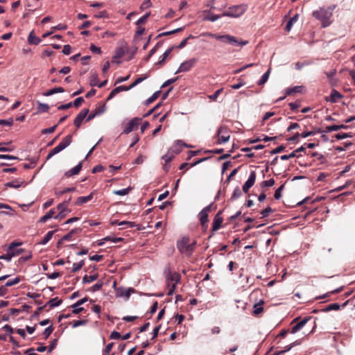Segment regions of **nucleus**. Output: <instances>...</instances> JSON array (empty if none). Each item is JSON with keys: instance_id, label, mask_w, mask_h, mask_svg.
Listing matches in <instances>:
<instances>
[{"instance_id": "nucleus-1", "label": "nucleus", "mask_w": 355, "mask_h": 355, "mask_svg": "<svg viewBox=\"0 0 355 355\" xmlns=\"http://www.w3.org/2000/svg\"><path fill=\"white\" fill-rule=\"evenodd\" d=\"M334 8L329 7L328 8H320L318 10L313 12V17L319 20L323 28L329 26L331 24V18L333 15L332 11Z\"/></svg>"}, {"instance_id": "nucleus-2", "label": "nucleus", "mask_w": 355, "mask_h": 355, "mask_svg": "<svg viewBox=\"0 0 355 355\" xmlns=\"http://www.w3.org/2000/svg\"><path fill=\"white\" fill-rule=\"evenodd\" d=\"M189 237L184 236L177 243V248L182 253L187 256H191L194 250L196 241L189 243Z\"/></svg>"}, {"instance_id": "nucleus-3", "label": "nucleus", "mask_w": 355, "mask_h": 355, "mask_svg": "<svg viewBox=\"0 0 355 355\" xmlns=\"http://www.w3.org/2000/svg\"><path fill=\"white\" fill-rule=\"evenodd\" d=\"M246 4L236 5L228 8L227 10L222 13L223 17H239L241 16L247 10Z\"/></svg>"}, {"instance_id": "nucleus-4", "label": "nucleus", "mask_w": 355, "mask_h": 355, "mask_svg": "<svg viewBox=\"0 0 355 355\" xmlns=\"http://www.w3.org/2000/svg\"><path fill=\"white\" fill-rule=\"evenodd\" d=\"M102 112H79L74 120V124L77 128H79L83 122H87L99 115Z\"/></svg>"}, {"instance_id": "nucleus-5", "label": "nucleus", "mask_w": 355, "mask_h": 355, "mask_svg": "<svg viewBox=\"0 0 355 355\" xmlns=\"http://www.w3.org/2000/svg\"><path fill=\"white\" fill-rule=\"evenodd\" d=\"M141 119L140 118L135 117L127 123L123 122L122 125L123 126V130L122 134H129L132 131L138 129L139 125L141 124Z\"/></svg>"}, {"instance_id": "nucleus-6", "label": "nucleus", "mask_w": 355, "mask_h": 355, "mask_svg": "<svg viewBox=\"0 0 355 355\" xmlns=\"http://www.w3.org/2000/svg\"><path fill=\"white\" fill-rule=\"evenodd\" d=\"M196 62L197 59L196 58H191L184 61L180 65L175 73L177 74L182 72L189 71L195 66Z\"/></svg>"}, {"instance_id": "nucleus-7", "label": "nucleus", "mask_w": 355, "mask_h": 355, "mask_svg": "<svg viewBox=\"0 0 355 355\" xmlns=\"http://www.w3.org/2000/svg\"><path fill=\"white\" fill-rule=\"evenodd\" d=\"M218 143H227L230 137L227 128L225 126H220L217 131Z\"/></svg>"}, {"instance_id": "nucleus-8", "label": "nucleus", "mask_w": 355, "mask_h": 355, "mask_svg": "<svg viewBox=\"0 0 355 355\" xmlns=\"http://www.w3.org/2000/svg\"><path fill=\"white\" fill-rule=\"evenodd\" d=\"M21 244H22L21 243H15V242L11 243L8 248L7 254L1 255L0 260L3 259V260H6L7 261H10L12 257L19 255V252H13L12 251V247L20 246Z\"/></svg>"}, {"instance_id": "nucleus-9", "label": "nucleus", "mask_w": 355, "mask_h": 355, "mask_svg": "<svg viewBox=\"0 0 355 355\" xmlns=\"http://www.w3.org/2000/svg\"><path fill=\"white\" fill-rule=\"evenodd\" d=\"M183 146L187 147V148H191V146L187 145L181 140H177L175 141L173 146L170 148L171 151L173 152L174 154H178L181 152L182 148Z\"/></svg>"}, {"instance_id": "nucleus-10", "label": "nucleus", "mask_w": 355, "mask_h": 355, "mask_svg": "<svg viewBox=\"0 0 355 355\" xmlns=\"http://www.w3.org/2000/svg\"><path fill=\"white\" fill-rule=\"evenodd\" d=\"M311 320V317H306L303 320L297 322L291 329V333L295 334L302 329L309 320Z\"/></svg>"}, {"instance_id": "nucleus-11", "label": "nucleus", "mask_w": 355, "mask_h": 355, "mask_svg": "<svg viewBox=\"0 0 355 355\" xmlns=\"http://www.w3.org/2000/svg\"><path fill=\"white\" fill-rule=\"evenodd\" d=\"M82 168V162H80L76 166L64 173V176L69 178L78 175Z\"/></svg>"}, {"instance_id": "nucleus-12", "label": "nucleus", "mask_w": 355, "mask_h": 355, "mask_svg": "<svg viewBox=\"0 0 355 355\" xmlns=\"http://www.w3.org/2000/svg\"><path fill=\"white\" fill-rule=\"evenodd\" d=\"M221 17H223L222 15H215V14L211 13L208 10L203 11V19H204V20H206V21H216V20L220 19Z\"/></svg>"}, {"instance_id": "nucleus-13", "label": "nucleus", "mask_w": 355, "mask_h": 355, "mask_svg": "<svg viewBox=\"0 0 355 355\" xmlns=\"http://www.w3.org/2000/svg\"><path fill=\"white\" fill-rule=\"evenodd\" d=\"M223 220L222 217L220 216L219 213L216 215L214 222H213V224H212V230L214 232L217 231L218 230H219L220 228L221 225L223 223Z\"/></svg>"}, {"instance_id": "nucleus-14", "label": "nucleus", "mask_w": 355, "mask_h": 355, "mask_svg": "<svg viewBox=\"0 0 355 355\" xmlns=\"http://www.w3.org/2000/svg\"><path fill=\"white\" fill-rule=\"evenodd\" d=\"M93 198V193H90L88 196H80L77 198L76 201L75 202V205L77 206L82 205L88 201L91 200Z\"/></svg>"}, {"instance_id": "nucleus-15", "label": "nucleus", "mask_w": 355, "mask_h": 355, "mask_svg": "<svg viewBox=\"0 0 355 355\" xmlns=\"http://www.w3.org/2000/svg\"><path fill=\"white\" fill-rule=\"evenodd\" d=\"M227 39L230 40V44L235 46H245L248 44V40H239L236 37L234 36H232V37H227Z\"/></svg>"}, {"instance_id": "nucleus-16", "label": "nucleus", "mask_w": 355, "mask_h": 355, "mask_svg": "<svg viewBox=\"0 0 355 355\" xmlns=\"http://www.w3.org/2000/svg\"><path fill=\"white\" fill-rule=\"evenodd\" d=\"M256 180V173L254 171H252L250 172V175L247 180V181L245 182L244 185H247L250 188H251Z\"/></svg>"}, {"instance_id": "nucleus-17", "label": "nucleus", "mask_w": 355, "mask_h": 355, "mask_svg": "<svg viewBox=\"0 0 355 355\" xmlns=\"http://www.w3.org/2000/svg\"><path fill=\"white\" fill-rule=\"evenodd\" d=\"M71 143V136L67 135L62 139V140L60 142L59 146L62 147V150L65 149L67 146L70 145Z\"/></svg>"}, {"instance_id": "nucleus-18", "label": "nucleus", "mask_w": 355, "mask_h": 355, "mask_svg": "<svg viewBox=\"0 0 355 355\" xmlns=\"http://www.w3.org/2000/svg\"><path fill=\"white\" fill-rule=\"evenodd\" d=\"M71 143V136L67 135L62 139V140L60 142L59 146L62 147V150L65 149L67 146L70 145Z\"/></svg>"}, {"instance_id": "nucleus-19", "label": "nucleus", "mask_w": 355, "mask_h": 355, "mask_svg": "<svg viewBox=\"0 0 355 355\" xmlns=\"http://www.w3.org/2000/svg\"><path fill=\"white\" fill-rule=\"evenodd\" d=\"M71 143V136L67 135L62 139V140L60 142L59 146L62 147V150L65 149L67 146L70 145Z\"/></svg>"}, {"instance_id": "nucleus-20", "label": "nucleus", "mask_w": 355, "mask_h": 355, "mask_svg": "<svg viewBox=\"0 0 355 355\" xmlns=\"http://www.w3.org/2000/svg\"><path fill=\"white\" fill-rule=\"evenodd\" d=\"M28 41L31 44L37 45L40 43L41 40L34 35L33 31H31L28 35Z\"/></svg>"}, {"instance_id": "nucleus-21", "label": "nucleus", "mask_w": 355, "mask_h": 355, "mask_svg": "<svg viewBox=\"0 0 355 355\" xmlns=\"http://www.w3.org/2000/svg\"><path fill=\"white\" fill-rule=\"evenodd\" d=\"M54 214H55V211L54 209H51L49 210L45 215H44L39 220L40 223H45L46 221H47L49 219L51 218H54Z\"/></svg>"}, {"instance_id": "nucleus-22", "label": "nucleus", "mask_w": 355, "mask_h": 355, "mask_svg": "<svg viewBox=\"0 0 355 355\" xmlns=\"http://www.w3.org/2000/svg\"><path fill=\"white\" fill-rule=\"evenodd\" d=\"M297 19L298 15H295L288 21L285 28L286 31L289 32L291 30L293 25L297 21Z\"/></svg>"}, {"instance_id": "nucleus-23", "label": "nucleus", "mask_w": 355, "mask_h": 355, "mask_svg": "<svg viewBox=\"0 0 355 355\" xmlns=\"http://www.w3.org/2000/svg\"><path fill=\"white\" fill-rule=\"evenodd\" d=\"M304 88V87L303 86H295V87H291V88H288L286 90V94L287 95H291V94H294V93H301V92H302Z\"/></svg>"}, {"instance_id": "nucleus-24", "label": "nucleus", "mask_w": 355, "mask_h": 355, "mask_svg": "<svg viewBox=\"0 0 355 355\" xmlns=\"http://www.w3.org/2000/svg\"><path fill=\"white\" fill-rule=\"evenodd\" d=\"M98 279V275H85L83 278V284H89Z\"/></svg>"}, {"instance_id": "nucleus-25", "label": "nucleus", "mask_w": 355, "mask_h": 355, "mask_svg": "<svg viewBox=\"0 0 355 355\" xmlns=\"http://www.w3.org/2000/svg\"><path fill=\"white\" fill-rule=\"evenodd\" d=\"M353 134L352 132H340L336 134L334 137L337 140L344 139L349 137H352Z\"/></svg>"}, {"instance_id": "nucleus-26", "label": "nucleus", "mask_w": 355, "mask_h": 355, "mask_svg": "<svg viewBox=\"0 0 355 355\" xmlns=\"http://www.w3.org/2000/svg\"><path fill=\"white\" fill-rule=\"evenodd\" d=\"M175 157V154L170 149L167 151V153L162 156V159L165 161L166 163H169Z\"/></svg>"}, {"instance_id": "nucleus-27", "label": "nucleus", "mask_w": 355, "mask_h": 355, "mask_svg": "<svg viewBox=\"0 0 355 355\" xmlns=\"http://www.w3.org/2000/svg\"><path fill=\"white\" fill-rule=\"evenodd\" d=\"M54 232H55L54 231L48 232L47 234L44 236V237L40 242V244L46 245L52 239V236H53Z\"/></svg>"}, {"instance_id": "nucleus-28", "label": "nucleus", "mask_w": 355, "mask_h": 355, "mask_svg": "<svg viewBox=\"0 0 355 355\" xmlns=\"http://www.w3.org/2000/svg\"><path fill=\"white\" fill-rule=\"evenodd\" d=\"M270 73V69H268V71L263 74L261 79L258 81L257 84L259 85H262L265 84L268 80Z\"/></svg>"}, {"instance_id": "nucleus-29", "label": "nucleus", "mask_w": 355, "mask_h": 355, "mask_svg": "<svg viewBox=\"0 0 355 355\" xmlns=\"http://www.w3.org/2000/svg\"><path fill=\"white\" fill-rule=\"evenodd\" d=\"M23 181H19V180H15V181H12V182H7L5 186L6 187H11V188H15V189H18L21 187V184H23Z\"/></svg>"}, {"instance_id": "nucleus-30", "label": "nucleus", "mask_w": 355, "mask_h": 355, "mask_svg": "<svg viewBox=\"0 0 355 355\" xmlns=\"http://www.w3.org/2000/svg\"><path fill=\"white\" fill-rule=\"evenodd\" d=\"M57 209L60 212L66 213V214L69 213V210L68 209V202L60 203L57 206Z\"/></svg>"}, {"instance_id": "nucleus-31", "label": "nucleus", "mask_w": 355, "mask_h": 355, "mask_svg": "<svg viewBox=\"0 0 355 355\" xmlns=\"http://www.w3.org/2000/svg\"><path fill=\"white\" fill-rule=\"evenodd\" d=\"M199 218L202 225H205L208 222V214L206 213L205 210H202L199 213Z\"/></svg>"}, {"instance_id": "nucleus-32", "label": "nucleus", "mask_w": 355, "mask_h": 355, "mask_svg": "<svg viewBox=\"0 0 355 355\" xmlns=\"http://www.w3.org/2000/svg\"><path fill=\"white\" fill-rule=\"evenodd\" d=\"M118 225L122 226V229L127 227H135L136 226L135 223L132 221L123 220L118 223Z\"/></svg>"}, {"instance_id": "nucleus-33", "label": "nucleus", "mask_w": 355, "mask_h": 355, "mask_svg": "<svg viewBox=\"0 0 355 355\" xmlns=\"http://www.w3.org/2000/svg\"><path fill=\"white\" fill-rule=\"evenodd\" d=\"M62 147L61 146H59V144L58 146H56L55 148H53L51 152L48 154L47 157H46V159H49L50 158H51L53 156H54L55 155L58 154V153H60V151H62Z\"/></svg>"}, {"instance_id": "nucleus-34", "label": "nucleus", "mask_w": 355, "mask_h": 355, "mask_svg": "<svg viewBox=\"0 0 355 355\" xmlns=\"http://www.w3.org/2000/svg\"><path fill=\"white\" fill-rule=\"evenodd\" d=\"M19 282H20V278L19 277H16L14 279L8 280L6 282L4 286H6V288H7V287H10V286L17 284Z\"/></svg>"}, {"instance_id": "nucleus-35", "label": "nucleus", "mask_w": 355, "mask_h": 355, "mask_svg": "<svg viewBox=\"0 0 355 355\" xmlns=\"http://www.w3.org/2000/svg\"><path fill=\"white\" fill-rule=\"evenodd\" d=\"M341 126H339L338 125H328L325 128V129L323 131H321V132L324 133H328L331 131H338L340 129Z\"/></svg>"}, {"instance_id": "nucleus-36", "label": "nucleus", "mask_w": 355, "mask_h": 355, "mask_svg": "<svg viewBox=\"0 0 355 355\" xmlns=\"http://www.w3.org/2000/svg\"><path fill=\"white\" fill-rule=\"evenodd\" d=\"M62 300L59 299L58 297H55L53 299L50 300L48 302V304L50 305L51 308H54L56 306H58L61 304Z\"/></svg>"}, {"instance_id": "nucleus-37", "label": "nucleus", "mask_w": 355, "mask_h": 355, "mask_svg": "<svg viewBox=\"0 0 355 355\" xmlns=\"http://www.w3.org/2000/svg\"><path fill=\"white\" fill-rule=\"evenodd\" d=\"M263 301L261 303H257L253 306V312L255 315L259 314L263 311Z\"/></svg>"}, {"instance_id": "nucleus-38", "label": "nucleus", "mask_w": 355, "mask_h": 355, "mask_svg": "<svg viewBox=\"0 0 355 355\" xmlns=\"http://www.w3.org/2000/svg\"><path fill=\"white\" fill-rule=\"evenodd\" d=\"M84 264H85L84 260H82L78 263H74L73 264L71 272H76L80 270L82 268V267L84 266Z\"/></svg>"}, {"instance_id": "nucleus-39", "label": "nucleus", "mask_w": 355, "mask_h": 355, "mask_svg": "<svg viewBox=\"0 0 355 355\" xmlns=\"http://www.w3.org/2000/svg\"><path fill=\"white\" fill-rule=\"evenodd\" d=\"M159 94H160V92L159 91L155 92L150 98H148L145 101V104L146 105L150 104L151 103L155 101L159 97Z\"/></svg>"}, {"instance_id": "nucleus-40", "label": "nucleus", "mask_w": 355, "mask_h": 355, "mask_svg": "<svg viewBox=\"0 0 355 355\" xmlns=\"http://www.w3.org/2000/svg\"><path fill=\"white\" fill-rule=\"evenodd\" d=\"M121 91H125V86H119L114 89L109 95V98H112L117 93H119Z\"/></svg>"}, {"instance_id": "nucleus-41", "label": "nucleus", "mask_w": 355, "mask_h": 355, "mask_svg": "<svg viewBox=\"0 0 355 355\" xmlns=\"http://www.w3.org/2000/svg\"><path fill=\"white\" fill-rule=\"evenodd\" d=\"M131 190L130 187H128L123 189L116 190L114 191V193L116 196H125L129 193Z\"/></svg>"}, {"instance_id": "nucleus-42", "label": "nucleus", "mask_w": 355, "mask_h": 355, "mask_svg": "<svg viewBox=\"0 0 355 355\" xmlns=\"http://www.w3.org/2000/svg\"><path fill=\"white\" fill-rule=\"evenodd\" d=\"M63 92H64V89L62 87H55V88H53V89H51L47 91L45 93V95L50 96V95L54 94L55 93Z\"/></svg>"}, {"instance_id": "nucleus-43", "label": "nucleus", "mask_w": 355, "mask_h": 355, "mask_svg": "<svg viewBox=\"0 0 355 355\" xmlns=\"http://www.w3.org/2000/svg\"><path fill=\"white\" fill-rule=\"evenodd\" d=\"M311 156L315 157L320 162L321 164H323L325 162V158L324 155L321 153L314 152L311 153Z\"/></svg>"}, {"instance_id": "nucleus-44", "label": "nucleus", "mask_w": 355, "mask_h": 355, "mask_svg": "<svg viewBox=\"0 0 355 355\" xmlns=\"http://www.w3.org/2000/svg\"><path fill=\"white\" fill-rule=\"evenodd\" d=\"M340 97H341V95L338 92H337L336 90H333L329 96V100L332 102H335L337 100V98H339Z\"/></svg>"}, {"instance_id": "nucleus-45", "label": "nucleus", "mask_w": 355, "mask_h": 355, "mask_svg": "<svg viewBox=\"0 0 355 355\" xmlns=\"http://www.w3.org/2000/svg\"><path fill=\"white\" fill-rule=\"evenodd\" d=\"M135 293V290H134L133 288H127V289L123 290V291L121 293L120 295H121V296H124V297H125L126 298H129V297L130 296V295H131L132 293Z\"/></svg>"}, {"instance_id": "nucleus-46", "label": "nucleus", "mask_w": 355, "mask_h": 355, "mask_svg": "<svg viewBox=\"0 0 355 355\" xmlns=\"http://www.w3.org/2000/svg\"><path fill=\"white\" fill-rule=\"evenodd\" d=\"M275 184V180L274 179L271 178L268 180H265V181H263L261 183V187H272Z\"/></svg>"}, {"instance_id": "nucleus-47", "label": "nucleus", "mask_w": 355, "mask_h": 355, "mask_svg": "<svg viewBox=\"0 0 355 355\" xmlns=\"http://www.w3.org/2000/svg\"><path fill=\"white\" fill-rule=\"evenodd\" d=\"M175 283H168V295H172L175 291L176 288Z\"/></svg>"}, {"instance_id": "nucleus-48", "label": "nucleus", "mask_w": 355, "mask_h": 355, "mask_svg": "<svg viewBox=\"0 0 355 355\" xmlns=\"http://www.w3.org/2000/svg\"><path fill=\"white\" fill-rule=\"evenodd\" d=\"M284 185H281L275 192L274 197L276 200H279L282 198V192L284 190Z\"/></svg>"}, {"instance_id": "nucleus-49", "label": "nucleus", "mask_w": 355, "mask_h": 355, "mask_svg": "<svg viewBox=\"0 0 355 355\" xmlns=\"http://www.w3.org/2000/svg\"><path fill=\"white\" fill-rule=\"evenodd\" d=\"M222 92H223V89H219L216 90L213 94L209 95L208 98L212 101H216L218 96L221 94Z\"/></svg>"}, {"instance_id": "nucleus-50", "label": "nucleus", "mask_w": 355, "mask_h": 355, "mask_svg": "<svg viewBox=\"0 0 355 355\" xmlns=\"http://www.w3.org/2000/svg\"><path fill=\"white\" fill-rule=\"evenodd\" d=\"M172 49H167L162 55V59L157 63V64H163L166 58L168 56L170 53L171 52Z\"/></svg>"}, {"instance_id": "nucleus-51", "label": "nucleus", "mask_w": 355, "mask_h": 355, "mask_svg": "<svg viewBox=\"0 0 355 355\" xmlns=\"http://www.w3.org/2000/svg\"><path fill=\"white\" fill-rule=\"evenodd\" d=\"M149 16H150L149 12L145 14L144 16H142L141 18H139L137 20V25L139 26V25L145 24L146 22L147 19H148Z\"/></svg>"}, {"instance_id": "nucleus-52", "label": "nucleus", "mask_w": 355, "mask_h": 355, "mask_svg": "<svg viewBox=\"0 0 355 355\" xmlns=\"http://www.w3.org/2000/svg\"><path fill=\"white\" fill-rule=\"evenodd\" d=\"M71 308H72V313L74 314H78L80 312H82L84 309L83 307H81V306H78V305H76V304H73L71 306Z\"/></svg>"}, {"instance_id": "nucleus-53", "label": "nucleus", "mask_w": 355, "mask_h": 355, "mask_svg": "<svg viewBox=\"0 0 355 355\" xmlns=\"http://www.w3.org/2000/svg\"><path fill=\"white\" fill-rule=\"evenodd\" d=\"M241 196V191L239 187H236L233 191L232 198L236 199Z\"/></svg>"}, {"instance_id": "nucleus-54", "label": "nucleus", "mask_w": 355, "mask_h": 355, "mask_svg": "<svg viewBox=\"0 0 355 355\" xmlns=\"http://www.w3.org/2000/svg\"><path fill=\"white\" fill-rule=\"evenodd\" d=\"M103 284L102 282H97L96 284H95L92 288H91V291L92 292H96V291H100L101 290V288H103Z\"/></svg>"}, {"instance_id": "nucleus-55", "label": "nucleus", "mask_w": 355, "mask_h": 355, "mask_svg": "<svg viewBox=\"0 0 355 355\" xmlns=\"http://www.w3.org/2000/svg\"><path fill=\"white\" fill-rule=\"evenodd\" d=\"M317 132H321V131L312 130V131L304 132L300 135V136L303 138H306L309 136L315 135Z\"/></svg>"}, {"instance_id": "nucleus-56", "label": "nucleus", "mask_w": 355, "mask_h": 355, "mask_svg": "<svg viewBox=\"0 0 355 355\" xmlns=\"http://www.w3.org/2000/svg\"><path fill=\"white\" fill-rule=\"evenodd\" d=\"M295 345V343H291L290 345L286 346L283 350L279 351L277 353L275 354V355H280L282 354H284L289 350H291Z\"/></svg>"}, {"instance_id": "nucleus-57", "label": "nucleus", "mask_w": 355, "mask_h": 355, "mask_svg": "<svg viewBox=\"0 0 355 355\" xmlns=\"http://www.w3.org/2000/svg\"><path fill=\"white\" fill-rule=\"evenodd\" d=\"M340 309V305L337 303H334L328 305L325 310L327 311H332V310H338Z\"/></svg>"}, {"instance_id": "nucleus-58", "label": "nucleus", "mask_w": 355, "mask_h": 355, "mask_svg": "<svg viewBox=\"0 0 355 355\" xmlns=\"http://www.w3.org/2000/svg\"><path fill=\"white\" fill-rule=\"evenodd\" d=\"M87 323L86 320H75L72 324L73 328H76L78 327L85 325Z\"/></svg>"}, {"instance_id": "nucleus-59", "label": "nucleus", "mask_w": 355, "mask_h": 355, "mask_svg": "<svg viewBox=\"0 0 355 355\" xmlns=\"http://www.w3.org/2000/svg\"><path fill=\"white\" fill-rule=\"evenodd\" d=\"M83 101L84 99L83 97H78L75 99L72 104L75 107V108H78L83 103Z\"/></svg>"}, {"instance_id": "nucleus-60", "label": "nucleus", "mask_w": 355, "mask_h": 355, "mask_svg": "<svg viewBox=\"0 0 355 355\" xmlns=\"http://www.w3.org/2000/svg\"><path fill=\"white\" fill-rule=\"evenodd\" d=\"M53 328L52 326H49L47 328H46L43 332V334L44 335V338H47L53 332Z\"/></svg>"}, {"instance_id": "nucleus-61", "label": "nucleus", "mask_w": 355, "mask_h": 355, "mask_svg": "<svg viewBox=\"0 0 355 355\" xmlns=\"http://www.w3.org/2000/svg\"><path fill=\"white\" fill-rule=\"evenodd\" d=\"M296 157V155H295V152L293 151L292 153H290V154H288V155H282V156L280 157V159H281L282 160H288V159H291V158H293V157Z\"/></svg>"}, {"instance_id": "nucleus-62", "label": "nucleus", "mask_w": 355, "mask_h": 355, "mask_svg": "<svg viewBox=\"0 0 355 355\" xmlns=\"http://www.w3.org/2000/svg\"><path fill=\"white\" fill-rule=\"evenodd\" d=\"M272 211V209L270 207H266L263 210L261 211V214L262 218L267 217L270 213Z\"/></svg>"}, {"instance_id": "nucleus-63", "label": "nucleus", "mask_w": 355, "mask_h": 355, "mask_svg": "<svg viewBox=\"0 0 355 355\" xmlns=\"http://www.w3.org/2000/svg\"><path fill=\"white\" fill-rule=\"evenodd\" d=\"M13 123L12 119H0V124L3 125H11Z\"/></svg>"}, {"instance_id": "nucleus-64", "label": "nucleus", "mask_w": 355, "mask_h": 355, "mask_svg": "<svg viewBox=\"0 0 355 355\" xmlns=\"http://www.w3.org/2000/svg\"><path fill=\"white\" fill-rule=\"evenodd\" d=\"M90 51L94 53H98L100 54L101 53V50L99 47L95 46L94 44H92L90 45Z\"/></svg>"}]
</instances>
